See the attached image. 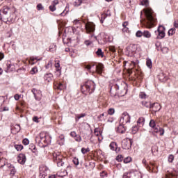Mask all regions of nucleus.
I'll return each instance as SVG.
<instances>
[{"mask_svg": "<svg viewBox=\"0 0 178 178\" xmlns=\"http://www.w3.org/2000/svg\"><path fill=\"white\" fill-rule=\"evenodd\" d=\"M44 79L45 81H47L48 83H51L52 81V79H54V75L51 73H48L44 74Z\"/></svg>", "mask_w": 178, "mask_h": 178, "instance_id": "nucleus-13", "label": "nucleus"}, {"mask_svg": "<svg viewBox=\"0 0 178 178\" xmlns=\"http://www.w3.org/2000/svg\"><path fill=\"white\" fill-rule=\"evenodd\" d=\"M70 136L71 137H73L74 138L77 136V134L76 133V131H72L70 133Z\"/></svg>", "mask_w": 178, "mask_h": 178, "instance_id": "nucleus-59", "label": "nucleus"}, {"mask_svg": "<svg viewBox=\"0 0 178 178\" xmlns=\"http://www.w3.org/2000/svg\"><path fill=\"white\" fill-rule=\"evenodd\" d=\"M33 122H35V123H39L40 121H38V117L35 116L33 118Z\"/></svg>", "mask_w": 178, "mask_h": 178, "instance_id": "nucleus-64", "label": "nucleus"}, {"mask_svg": "<svg viewBox=\"0 0 178 178\" xmlns=\"http://www.w3.org/2000/svg\"><path fill=\"white\" fill-rule=\"evenodd\" d=\"M137 65V63L134 61H131V67L130 69H133V67H134V66H136Z\"/></svg>", "mask_w": 178, "mask_h": 178, "instance_id": "nucleus-60", "label": "nucleus"}, {"mask_svg": "<svg viewBox=\"0 0 178 178\" xmlns=\"http://www.w3.org/2000/svg\"><path fill=\"white\" fill-rule=\"evenodd\" d=\"M22 143L24 144V145H29V144H30V140H29V139L27 138H24L22 140Z\"/></svg>", "mask_w": 178, "mask_h": 178, "instance_id": "nucleus-45", "label": "nucleus"}, {"mask_svg": "<svg viewBox=\"0 0 178 178\" xmlns=\"http://www.w3.org/2000/svg\"><path fill=\"white\" fill-rule=\"evenodd\" d=\"M14 129H15V133H19L20 131V125L15 124Z\"/></svg>", "mask_w": 178, "mask_h": 178, "instance_id": "nucleus-46", "label": "nucleus"}, {"mask_svg": "<svg viewBox=\"0 0 178 178\" xmlns=\"http://www.w3.org/2000/svg\"><path fill=\"white\" fill-rule=\"evenodd\" d=\"M161 51L163 54H168V52H169V49H168V47H162Z\"/></svg>", "mask_w": 178, "mask_h": 178, "instance_id": "nucleus-49", "label": "nucleus"}, {"mask_svg": "<svg viewBox=\"0 0 178 178\" xmlns=\"http://www.w3.org/2000/svg\"><path fill=\"white\" fill-rule=\"evenodd\" d=\"M55 62H56V63H55L54 66H55L56 70H58V69H60L61 70L60 64L59 63V61L56 60Z\"/></svg>", "mask_w": 178, "mask_h": 178, "instance_id": "nucleus-44", "label": "nucleus"}, {"mask_svg": "<svg viewBox=\"0 0 178 178\" xmlns=\"http://www.w3.org/2000/svg\"><path fill=\"white\" fill-rule=\"evenodd\" d=\"M109 50L111 51V52H116V49H115V47L113 46H111L109 47Z\"/></svg>", "mask_w": 178, "mask_h": 178, "instance_id": "nucleus-62", "label": "nucleus"}, {"mask_svg": "<svg viewBox=\"0 0 178 178\" xmlns=\"http://www.w3.org/2000/svg\"><path fill=\"white\" fill-rule=\"evenodd\" d=\"M143 32L141 31H138L136 33V37H138V38L143 37Z\"/></svg>", "mask_w": 178, "mask_h": 178, "instance_id": "nucleus-34", "label": "nucleus"}, {"mask_svg": "<svg viewBox=\"0 0 178 178\" xmlns=\"http://www.w3.org/2000/svg\"><path fill=\"white\" fill-rule=\"evenodd\" d=\"M14 99H15V101H19V99H20V95L19 94L15 95Z\"/></svg>", "mask_w": 178, "mask_h": 178, "instance_id": "nucleus-58", "label": "nucleus"}, {"mask_svg": "<svg viewBox=\"0 0 178 178\" xmlns=\"http://www.w3.org/2000/svg\"><path fill=\"white\" fill-rule=\"evenodd\" d=\"M175 159V157L173 155H170L168 157V162H173V160Z\"/></svg>", "mask_w": 178, "mask_h": 178, "instance_id": "nucleus-57", "label": "nucleus"}, {"mask_svg": "<svg viewBox=\"0 0 178 178\" xmlns=\"http://www.w3.org/2000/svg\"><path fill=\"white\" fill-rule=\"evenodd\" d=\"M53 159H54V162H56V163L57 162L63 161L65 159L63 158V156H62V154H60V152H57V153L54 152L53 154Z\"/></svg>", "mask_w": 178, "mask_h": 178, "instance_id": "nucleus-9", "label": "nucleus"}, {"mask_svg": "<svg viewBox=\"0 0 178 178\" xmlns=\"http://www.w3.org/2000/svg\"><path fill=\"white\" fill-rule=\"evenodd\" d=\"M94 134L95 135L97 136V137H98V136H99L101 134V132L98 131V129H95V131H94Z\"/></svg>", "mask_w": 178, "mask_h": 178, "instance_id": "nucleus-61", "label": "nucleus"}, {"mask_svg": "<svg viewBox=\"0 0 178 178\" xmlns=\"http://www.w3.org/2000/svg\"><path fill=\"white\" fill-rule=\"evenodd\" d=\"M57 175L59 177H65V176H67V172L66 170H63V172H58Z\"/></svg>", "mask_w": 178, "mask_h": 178, "instance_id": "nucleus-24", "label": "nucleus"}, {"mask_svg": "<svg viewBox=\"0 0 178 178\" xmlns=\"http://www.w3.org/2000/svg\"><path fill=\"white\" fill-rule=\"evenodd\" d=\"M95 90V83L92 81H88L84 85L81 86V91L85 95L92 94Z\"/></svg>", "mask_w": 178, "mask_h": 178, "instance_id": "nucleus-3", "label": "nucleus"}, {"mask_svg": "<svg viewBox=\"0 0 178 178\" xmlns=\"http://www.w3.org/2000/svg\"><path fill=\"white\" fill-rule=\"evenodd\" d=\"M110 148L112 151H117L118 150V145L115 142H112L110 144Z\"/></svg>", "mask_w": 178, "mask_h": 178, "instance_id": "nucleus-22", "label": "nucleus"}, {"mask_svg": "<svg viewBox=\"0 0 178 178\" xmlns=\"http://www.w3.org/2000/svg\"><path fill=\"white\" fill-rule=\"evenodd\" d=\"M176 33V29L172 28L168 31V35H173Z\"/></svg>", "mask_w": 178, "mask_h": 178, "instance_id": "nucleus-32", "label": "nucleus"}, {"mask_svg": "<svg viewBox=\"0 0 178 178\" xmlns=\"http://www.w3.org/2000/svg\"><path fill=\"white\" fill-rule=\"evenodd\" d=\"M81 0H76L74 3V6H80L81 5Z\"/></svg>", "mask_w": 178, "mask_h": 178, "instance_id": "nucleus-42", "label": "nucleus"}, {"mask_svg": "<svg viewBox=\"0 0 178 178\" xmlns=\"http://www.w3.org/2000/svg\"><path fill=\"white\" fill-rule=\"evenodd\" d=\"M165 30H166L165 29V26L161 25L158 27V29H157V32L159 33H158V36H157V38L159 40H162V38H165Z\"/></svg>", "mask_w": 178, "mask_h": 178, "instance_id": "nucleus-7", "label": "nucleus"}, {"mask_svg": "<svg viewBox=\"0 0 178 178\" xmlns=\"http://www.w3.org/2000/svg\"><path fill=\"white\" fill-rule=\"evenodd\" d=\"M54 88L55 90H59L60 91H62L65 88V86L62 84L61 83H54Z\"/></svg>", "mask_w": 178, "mask_h": 178, "instance_id": "nucleus-17", "label": "nucleus"}, {"mask_svg": "<svg viewBox=\"0 0 178 178\" xmlns=\"http://www.w3.org/2000/svg\"><path fill=\"white\" fill-rule=\"evenodd\" d=\"M131 119V118L130 117V115H129V113H127V112H124L122 113L121 118L120 120V125L118 127L119 133H121L122 134H123V133H124V131L123 130L120 131V129L124 127V126H126V124H129V123H130Z\"/></svg>", "mask_w": 178, "mask_h": 178, "instance_id": "nucleus-4", "label": "nucleus"}, {"mask_svg": "<svg viewBox=\"0 0 178 178\" xmlns=\"http://www.w3.org/2000/svg\"><path fill=\"white\" fill-rule=\"evenodd\" d=\"M61 70L58 68L56 72H55V74H56V77H60V74H62V72L60 71Z\"/></svg>", "mask_w": 178, "mask_h": 178, "instance_id": "nucleus-35", "label": "nucleus"}, {"mask_svg": "<svg viewBox=\"0 0 178 178\" xmlns=\"http://www.w3.org/2000/svg\"><path fill=\"white\" fill-rule=\"evenodd\" d=\"M104 70V65L102 63H99L96 65V72L98 74H102V71Z\"/></svg>", "mask_w": 178, "mask_h": 178, "instance_id": "nucleus-14", "label": "nucleus"}, {"mask_svg": "<svg viewBox=\"0 0 178 178\" xmlns=\"http://www.w3.org/2000/svg\"><path fill=\"white\" fill-rule=\"evenodd\" d=\"M143 37H145V38H151V32L148 31H143Z\"/></svg>", "mask_w": 178, "mask_h": 178, "instance_id": "nucleus-26", "label": "nucleus"}, {"mask_svg": "<svg viewBox=\"0 0 178 178\" xmlns=\"http://www.w3.org/2000/svg\"><path fill=\"white\" fill-rule=\"evenodd\" d=\"M32 92L35 98V99H37V98H38V96L41 95V91L38 90L35 88L32 89Z\"/></svg>", "mask_w": 178, "mask_h": 178, "instance_id": "nucleus-19", "label": "nucleus"}, {"mask_svg": "<svg viewBox=\"0 0 178 178\" xmlns=\"http://www.w3.org/2000/svg\"><path fill=\"white\" fill-rule=\"evenodd\" d=\"M34 60H38V59H37V58H35V57H31L29 63L31 65H34V63H33Z\"/></svg>", "mask_w": 178, "mask_h": 178, "instance_id": "nucleus-50", "label": "nucleus"}, {"mask_svg": "<svg viewBox=\"0 0 178 178\" xmlns=\"http://www.w3.org/2000/svg\"><path fill=\"white\" fill-rule=\"evenodd\" d=\"M140 98H141L142 99H145V98H147V95L145 94V92H141L139 95Z\"/></svg>", "mask_w": 178, "mask_h": 178, "instance_id": "nucleus-36", "label": "nucleus"}, {"mask_svg": "<svg viewBox=\"0 0 178 178\" xmlns=\"http://www.w3.org/2000/svg\"><path fill=\"white\" fill-rule=\"evenodd\" d=\"M96 54L100 58H104V53L101 49H98V50L96 51Z\"/></svg>", "mask_w": 178, "mask_h": 178, "instance_id": "nucleus-29", "label": "nucleus"}, {"mask_svg": "<svg viewBox=\"0 0 178 178\" xmlns=\"http://www.w3.org/2000/svg\"><path fill=\"white\" fill-rule=\"evenodd\" d=\"M122 178H140V173L137 171H131L129 172H124Z\"/></svg>", "mask_w": 178, "mask_h": 178, "instance_id": "nucleus-5", "label": "nucleus"}, {"mask_svg": "<svg viewBox=\"0 0 178 178\" xmlns=\"http://www.w3.org/2000/svg\"><path fill=\"white\" fill-rule=\"evenodd\" d=\"M137 131H138V126L133 127H132V134H136V133H137Z\"/></svg>", "mask_w": 178, "mask_h": 178, "instance_id": "nucleus-39", "label": "nucleus"}, {"mask_svg": "<svg viewBox=\"0 0 178 178\" xmlns=\"http://www.w3.org/2000/svg\"><path fill=\"white\" fill-rule=\"evenodd\" d=\"M173 26H174V27H175V29H178V20H175V21L174 22Z\"/></svg>", "mask_w": 178, "mask_h": 178, "instance_id": "nucleus-63", "label": "nucleus"}, {"mask_svg": "<svg viewBox=\"0 0 178 178\" xmlns=\"http://www.w3.org/2000/svg\"><path fill=\"white\" fill-rule=\"evenodd\" d=\"M129 162H131V157H127L124 159V163H129Z\"/></svg>", "mask_w": 178, "mask_h": 178, "instance_id": "nucleus-51", "label": "nucleus"}, {"mask_svg": "<svg viewBox=\"0 0 178 178\" xmlns=\"http://www.w3.org/2000/svg\"><path fill=\"white\" fill-rule=\"evenodd\" d=\"M51 140H52V138L49 135H47V134H45L44 141L46 143H51Z\"/></svg>", "mask_w": 178, "mask_h": 178, "instance_id": "nucleus-27", "label": "nucleus"}, {"mask_svg": "<svg viewBox=\"0 0 178 178\" xmlns=\"http://www.w3.org/2000/svg\"><path fill=\"white\" fill-rule=\"evenodd\" d=\"M142 163L145 165V166H146V169H147L149 172L152 173H156V170H155V166L154 165V163H151L150 165H148V164H147V160H145V159H143V160L142 161Z\"/></svg>", "mask_w": 178, "mask_h": 178, "instance_id": "nucleus-8", "label": "nucleus"}, {"mask_svg": "<svg viewBox=\"0 0 178 178\" xmlns=\"http://www.w3.org/2000/svg\"><path fill=\"white\" fill-rule=\"evenodd\" d=\"M56 163L57 164L58 168H60V169H63L64 168H66V166L67 168H70V166L65 163V159L60 161H57Z\"/></svg>", "mask_w": 178, "mask_h": 178, "instance_id": "nucleus-11", "label": "nucleus"}, {"mask_svg": "<svg viewBox=\"0 0 178 178\" xmlns=\"http://www.w3.org/2000/svg\"><path fill=\"white\" fill-rule=\"evenodd\" d=\"M142 105L143 106H145L146 108H152V107L151 103L149 102H147V101L142 102Z\"/></svg>", "mask_w": 178, "mask_h": 178, "instance_id": "nucleus-23", "label": "nucleus"}, {"mask_svg": "<svg viewBox=\"0 0 178 178\" xmlns=\"http://www.w3.org/2000/svg\"><path fill=\"white\" fill-rule=\"evenodd\" d=\"M149 127H152V129H154V127H156V124H155V120H151L149 122Z\"/></svg>", "mask_w": 178, "mask_h": 178, "instance_id": "nucleus-37", "label": "nucleus"}, {"mask_svg": "<svg viewBox=\"0 0 178 178\" xmlns=\"http://www.w3.org/2000/svg\"><path fill=\"white\" fill-rule=\"evenodd\" d=\"M85 116H86V114H85V113H82V114H80V115H76V122H77L79 119H81V118H84Z\"/></svg>", "mask_w": 178, "mask_h": 178, "instance_id": "nucleus-43", "label": "nucleus"}, {"mask_svg": "<svg viewBox=\"0 0 178 178\" xmlns=\"http://www.w3.org/2000/svg\"><path fill=\"white\" fill-rule=\"evenodd\" d=\"M130 147V142L127 141V140H124L122 142V148H124V149H129Z\"/></svg>", "mask_w": 178, "mask_h": 178, "instance_id": "nucleus-18", "label": "nucleus"}, {"mask_svg": "<svg viewBox=\"0 0 178 178\" xmlns=\"http://www.w3.org/2000/svg\"><path fill=\"white\" fill-rule=\"evenodd\" d=\"M31 74H37L38 73V68L37 67H34L30 71Z\"/></svg>", "mask_w": 178, "mask_h": 178, "instance_id": "nucleus-30", "label": "nucleus"}, {"mask_svg": "<svg viewBox=\"0 0 178 178\" xmlns=\"http://www.w3.org/2000/svg\"><path fill=\"white\" fill-rule=\"evenodd\" d=\"M74 138L77 143H80L81 141V136H80V135H76Z\"/></svg>", "mask_w": 178, "mask_h": 178, "instance_id": "nucleus-40", "label": "nucleus"}, {"mask_svg": "<svg viewBox=\"0 0 178 178\" xmlns=\"http://www.w3.org/2000/svg\"><path fill=\"white\" fill-rule=\"evenodd\" d=\"M143 13H144L145 18L140 20L141 24L145 26L147 29L155 27L157 23L156 15L154 13L152 8H147L143 9L140 12V16H143Z\"/></svg>", "mask_w": 178, "mask_h": 178, "instance_id": "nucleus-1", "label": "nucleus"}, {"mask_svg": "<svg viewBox=\"0 0 178 178\" xmlns=\"http://www.w3.org/2000/svg\"><path fill=\"white\" fill-rule=\"evenodd\" d=\"M151 108L153 109L154 112H158L161 111V104H159V103H154L152 104Z\"/></svg>", "mask_w": 178, "mask_h": 178, "instance_id": "nucleus-15", "label": "nucleus"}, {"mask_svg": "<svg viewBox=\"0 0 178 178\" xmlns=\"http://www.w3.org/2000/svg\"><path fill=\"white\" fill-rule=\"evenodd\" d=\"M81 152H82V154H87V152H90V149L89 148H87V149H86V148H84V147H83L82 149H81Z\"/></svg>", "mask_w": 178, "mask_h": 178, "instance_id": "nucleus-48", "label": "nucleus"}, {"mask_svg": "<svg viewBox=\"0 0 178 178\" xmlns=\"http://www.w3.org/2000/svg\"><path fill=\"white\" fill-rule=\"evenodd\" d=\"M49 8L51 12H55L56 10V7L54 4H51Z\"/></svg>", "mask_w": 178, "mask_h": 178, "instance_id": "nucleus-41", "label": "nucleus"}, {"mask_svg": "<svg viewBox=\"0 0 178 178\" xmlns=\"http://www.w3.org/2000/svg\"><path fill=\"white\" fill-rule=\"evenodd\" d=\"M52 60H50L48 63L46 65V69H49L51 67H52Z\"/></svg>", "mask_w": 178, "mask_h": 178, "instance_id": "nucleus-38", "label": "nucleus"}, {"mask_svg": "<svg viewBox=\"0 0 178 178\" xmlns=\"http://www.w3.org/2000/svg\"><path fill=\"white\" fill-rule=\"evenodd\" d=\"M159 133L160 136H163V134H165V129H163V128L160 127V130H159Z\"/></svg>", "mask_w": 178, "mask_h": 178, "instance_id": "nucleus-53", "label": "nucleus"}, {"mask_svg": "<svg viewBox=\"0 0 178 178\" xmlns=\"http://www.w3.org/2000/svg\"><path fill=\"white\" fill-rule=\"evenodd\" d=\"M1 20L9 24V23L15 22V10L8 6H4L0 10Z\"/></svg>", "mask_w": 178, "mask_h": 178, "instance_id": "nucleus-2", "label": "nucleus"}, {"mask_svg": "<svg viewBox=\"0 0 178 178\" xmlns=\"http://www.w3.org/2000/svg\"><path fill=\"white\" fill-rule=\"evenodd\" d=\"M135 74L138 80H140V81H143V73L141 72V71L136 70Z\"/></svg>", "mask_w": 178, "mask_h": 178, "instance_id": "nucleus-20", "label": "nucleus"}, {"mask_svg": "<svg viewBox=\"0 0 178 178\" xmlns=\"http://www.w3.org/2000/svg\"><path fill=\"white\" fill-rule=\"evenodd\" d=\"M159 80L162 83H165V81H168V76L163 72H160L159 74Z\"/></svg>", "mask_w": 178, "mask_h": 178, "instance_id": "nucleus-12", "label": "nucleus"}, {"mask_svg": "<svg viewBox=\"0 0 178 178\" xmlns=\"http://www.w3.org/2000/svg\"><path fill=\"white\" fill-rule=\"evenodd\" d=\"M14 148H15L17 151H22L23 149V145H14Z\"/></svg>", "mask_w": 178, "mask_h": 178, "instance_id": "nucleus-33", "label": "nucleus"}, {"mask_svg": "<svg viewBox=\"0 0 178 178\" xmlns=\"http://www.w3.org/2000/svg\"><path fill=\"white\" fill-rule=\"evenodd\" d=\"M15 175H16V168H15V167L13 166L11 167V169H10V176L11 177H13Z\"/></svg>", "mask_w": 178, "mask_h": 178, "instance_id": "nucleus-28", "label": "nucleus"}, {"mask_svg": "<svg viewBox=\"0 0 178 178\" xmlns=\"http://www.w3.org/2000/svg\"><path fill=\"white\" fill-rule=\"evenodd\" d=\"M140 5H142V6H145V8H148L149 6V0H141Z\"/></svg>", "mask_w": 178, "mask_h": 178, "instance_id": "nucleus-21", "label": "nucleus"}, {"mask_svg": "<svg viewBox=\"0 0 178 178\" xmlns=\"http://www.w3.org/2000/svg\"><path fill=\"white\" fill-rule=\"evenodd\" d=\"M6 165V159L0 157V166L1 168H3Z\"/></svg>", "mask_w": 178, "mask_h": 178, "instance_id": "nucleus-25", "label": "nucleus"}, {"mask_svg": "<svg viewBox=\"0 0 178 178\" xmlns=\"http://www.w3.org/2000/svg\"><path fill=\"white\" fill-rule=\"evenodd\" d=\"M160 129H161V127H154L153 128V133H159Z\"/></svg>", "mask_w": 178, "mask_h": 178, "instance_id": "nucleus-47", "label": "nucleus"}, {"mask_svg": "<svg viewBox=\"0 0 178 178\" xmlns=\"http://www.w3.org/2000/svg\"><path fill=\"white\" fill-rule=\"evenodd\" d=\"M108 115H113L115 113V108H110L108 111Z\"/></svg>", "mask_w": 178, "mask_h": 178, "instance_id": "nucleus-54", "label": "nucleus"}, {"mask_svg": "<svg viewBox=\"0 0 178 178\" xmlns=\"http://www.w3.org/2000/svg\"><path fill=\"white\" fill-rule=\"evenodd\" d=\"M45 133H44V132H42V133H40V139L41 140H44V138H45Z\"/></svg>", "mask_w": 178, "mask_h": 178, "instance_id": "nucleus-55", "label": "nucleus"}, {"mask_svg": "<svg viewBox=\"0 0 178 178\" xmlns=\"http://www.w3.org/2000/svg\"><path fill=\"white\" fill-rule=\"evenodd\" d=\"M17 162L21 165H24V163H26V161H27V159L26 158V154H19L17 157Z\"/></svg>", "mask_w": 178, "mask_h": 178, "instance_id": "nucleus-10", "label": "nucleus"}, {"mask_svg": "<svg viewBox=\"0 0 178 178\" xmlns=\"http://www.w3.org/2000/svg\"><path fill=\"white\" fill-rule=\"evenodd\" d=\"M116 160L118 161V162H122V161H123V156L122 155H118L116 157Z\"/></svg>", "mask_w": 178, "mask_h": 178, "instance_id": "nucleus-52", "label": "nucleus"}, {"mask_svg": "<svg viewBox=\"0 0 178 178\" xmlns=\"http://www.w3.org/2000/svg\"><path fill=\"white\" fill-rule=\"evenodd\" d=\"M37 8L38 10H42V9H44V7L42 6V4H38Z\"/></svg>", "mask_w": 178, "mask_h": 178, "instance_id": "nucleus-56", "label": "nucleus"}, {"mask_svg": "<svg viewBox=\"0 0 178 178\" xmlns=\"http://www.w3.org/2000/svg\"><path fill=\"white\" fill-rule=\"evenodd\" d=\"M85 27L87 34H90L95 31V24L92 22H88L86 24Z\"/></svg>", "mask_w": 178, "mask_h": 178, "instance_id": "nucleus-6", "label": "nucleus"}, {"mask_svg": "<svg viewBox=\"0 0 178 178\" xmlns=\"http://www.w3.org/2000/svg\"><path fill=\"white\" fill-rule=\"evenodd\" d=\"M146 65L147 67H149V69H151L152 67V61L151 60V59L149 58L147 59Z\"/></svg>", "mask_w": 178, "mask_h": 178, "instance_id": "nucleus-31", "label": "nucleus"}, {"mask_svg": "<svg viewBox=\"0 0 178 178\" xmlns=\"http://www.w3.org/2000/svg\"><path fill=\"white\" fill-rule=\"evenodd\" d=\"M145 123V119L143 117H140L138 118L137 121V124L138 127H143L144 126V124Z\"/></svg>", "mask_w": 178, "mask_h": 178, "instance_id": "nucleus-16", "label": "nucleus"}]
</instances>
